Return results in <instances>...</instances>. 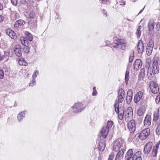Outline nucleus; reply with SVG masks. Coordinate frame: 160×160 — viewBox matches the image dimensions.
<instances>
[{
  "mask_svg": "<svg viewBox=\"0 0 160 160\" xmlns=\"http://www.w3.org/2000/svg\"><path fill=\"white\" fill-rule=\"evenodd\" d=\"M102 3L104 4H108L110 3V0H101Z\"/></svg>",
  "mask_w": 160,
  "mask_h": 160,
  "instance_id": "nucleus-49",
  "label": "nucleus"
},
{
  "mask_svg": "<svg viewBox=\"0 0 160 160\" xmlns=\"http://www.w3.org/2000/svg\"><path fill=\"white\" fill-rule=\"evenodd\" d=\"M156 145H157L158 148H160V141L156 144Z\"/></svg>",
  "mask_w": 160,
  "mask_h": 160,
  "instance_id": "nucleus-58",
  "label": "nucleus"
},
{
  "mask_svg": "<svg viewBox=\"0 0 160 160\" xmlns=\"http://www.w3.org/2000/svg\"><path fill=\"white\" fill-rule=\"evenodd\" d=\"M152 70L154 71L153 72L155 74H158L159 72V67L158 65V62L156 60H153L152 64Z\"/></svg>",
  "mask_w": 160,
  "mask_h": 160,
  "instance_id": "nucleus-15",
  "label": "nucleus"
},
{
  "mask_svg": "<svg viewBox=\"0 0 160 160\" xmlns=\"http://www.w3.org/2000/svg\"><path fill=\"white\" fill-rule=\"evenodd\" d=\"M109 130L106 127H103L101 131V135L104 138H106L108 134Z\"/></svg>",
  "mask_w": 160,
  "mask_h": 160,
  "instance_id": "nucleus-20",
  "label": "nucleus"
},
{
  "mask_svg": "<svg viewBox=\"0 0 160 160\" xmlns=\"http://www.w3.org/2000/svg\"><path fill=\"white\" fill-rule=\"evenodd\" d=\"M7 54H8L7 52H5L4 51L0 52V61L5 58L7 55Z\"/></svg>",
  "mask_w": 160,
  "mask_h": 160,
  "instance_id": "nucleus-38",
  "label": "nucleus"
},
{
  "mask_svg": "<svg viewBox=\"0 0 160 160\" xmlns=\"http://www.w3.org/2000/svg\"><path fill=\"white\" fill-rule=\"evenodd\" d=\"M18 63L21 66H26L28 64L23 59H21L19 60Z\"/></svg>",
  "mask_w": 160,
  "mask_h": 160,
  "instance_id": "nucleus-36",
  "label": "nucleus"
},
{
  "mask_svg": "<svg viewBox=\"0 0 160 160\" xmlns=\"http://www.w3.org/2000/svg\"><path fill=\"white\" fill-rule=\"evenodd\" d=\"M22 48L19 45H17L15 47L14 52L16 56L20 57L22 56Z\"/></svg>",
  "mask_w": 160,
  "mask_h": 160,
  "instance_id": "nucleus-12",
  "label": "nucleus"
},
{
  "mask_svg": "<svg viewBox=\"0 0 160 160\" xmlns=\"http://www.w3.org/2000/svg\"><path fill=\"white\" fill-rule=\"evenodd\" d=\"M149 86L151 92L154 93L156 94L159 91V88L156 82L152 81L150 82Z\"/></svg>",
  "mask_w": 160,
  "mask_h": 160,
  "instance_id": "nucleus-9",
  "label": "nucleus"
},
{
  "mask_svg": "<svg viewBox=\"0 0 160 160\" xmlns=\"http://www.w3.org/2000/svg\"><path fill=\"white\" fill-rule=\"evenodd\" d=\"M29 16L31 18H34L36 17L35 13L33 12H31L29 15Z\"/></svg>",
  "mask_w": 160,
  "mask_h": 160,
  "instance_id": "nucleus-46",
  "label": "nucleus"
},
{
  "mask_svg": "<svg viewBox=\"0 0 160 160\" xmlns=\"http://www.w3.org/2000/svg\"><path fill=\"white\" fill-rule=\"evenodd\" d=\"M11 17L13 20H15L20 18V16L19 14L16 12H12Z\"/></svg>",
  "mask_w": 160,
  "mask_h": 160,
  "instance_id": "nucleus-25",
  "label": "nucleus"
},
{
  "mask_svg": "<svg viewBox=\"0 0 160 160\" xmlns=\"http://www.w3.org/2000/svg\"><path fill=\"white\" fill-rule=\"evenodd\" d=\"M114 107L116 112L118 114L119 119L121 120L123 119L125 111L123 107H119V105L117 104L114 105Z\"/></svg>",
  "mask_w": 160,
  "mask_h": 160,
  "instance_id": "nucleus-4",
  "label": "nucleus"
},
{
  "mask_svg": "<svg viewBox=\"0 0 160 160\" xmlns=\"http://www.w3.org/2000/svg\"><path fill=\"white\" fill-rule=\"evenodd\" d=\"M73 112L77 113L81 112L84 109L83 105L81 102L75 103L72 107Z\"/></svg>",
  "mask_w": 160,
  "mask_h": 160,
  "instance_id": "nucleus-8",
  "label": "nucleus"
},
{
  "mask_svg": "<svg viewBox=\"0 0 160 160\" xmlns=\"http://www.w3.org/2000/svg\"><path fill=\"white\" fill-rule=\"evenodd\" d=\"M35 79L32 78V80L29 84V86L33 87L35 84Z\"/></svg>",
  "mask_w": 160,
  "mask_h": 160,
  "instance_id": "nucleus-44",
  "label": "nucleus"
},
{
  "mask_svg": "<svg viewBox=\"0 0 160 160\" xmlns=\"http://www.w3.org/2000/svg\"><path fill=\"white\" fill-rule=\"evenodd\" d=\"M145 70L144 69H142L138 75L139 79L140 80H142L145 76Z\"/></svg>",
  "mask_w": 160,
  "mask_h": 160,
  "instance_id": "nucleus-30",
  "label": "nucleus"
},
{
  "mask_svg": "<svg viewBox=\"0 0 160 160\" xmlns=\"http://www.w3.org/2000/svg\"><path fill=\"white\" fill-rule=\"evenodd\" d=\"M6 33L12 39H15L17 38L15 33L10 29H8L6 30Z\"/></svg>",
  "mask_w": 160,
  "mask_h": 160,
  "instance_id": "nucleus-19",
  "label": "nucleus"
},
{
  "mask_svg": "<svg viewBox=\"0 0 160 160\" xmlns=\"http://www.w3.org/2000/svg\"><path fill=\"white\" fill-rule=\"evenodd\" d=\"M106 45L108 46L110 44V42L109 41H106Z\"/></svg>",
  "mask_w": 160,
  "mask_h": 160,
  "instance_id": "nucleus-57",
  "label": "nucleus"
},
{
  "mask_svg": "<svg viewBox=\"0 0 160 160\" xmlns=\"http://www.w3.org/2000/svg\"><path fill=\"white\" fill-rule=\"evenodd\" d=\"M124 148H121V150L119 151L117 154L115 160H121L124 155Z\"/></svg>",
  "mask_w": 160,
  "mask_h": 160,
  "instance_id": "nucleus-22",
  "label": "nucleus"
},
{
  "mask_svg": "<svg viewBox=\"0 0 160 160\" xmlns=\"http://www.w3.org/2000/svg\"><path fill=\"white\" fill-rule=\"evenodd\" d=\"M12 4L14 6H16L18 3L17 0H10Z\"/></svg>",
  "mask_w": 160,
  "mask_h": 160,
  "instance_id": "nucleus-48",
  "label": "nucleus"
},
{
  "mask_svg": "<svg viewBox=\"0 0 160 160\" xmlns=\"http://www.w3.org/2000/svg\"><path fill=\"white\" fill-rule=\"evenodd\" d=\"M113 122L112 121H108L107 122V125L106 127L109 130L113 125Z\"/></svg>",
  "mask_w": 160,
  "mask_h": 160,
  "instance_id": "nucleus-39",
  "label": "nucleus"
},
{
  "mask_svg": "<svg viewBox=\"0 0 160 160\" xmlns=\"http://www.w3.org/2000/svg\"><path fill=\"white\" fill-rule=\"evenodd\" d=\"M28 41L26 39L25 40V41H24V42H23L22 45H24L25 46H26V45H28Z\"/></svg>",
  "mask_w": 160,
  "mask_h": 160,
  "instance_id": "nucleus-54",
  "label": "nucleus"
},
{
  "mask_svg": "<svg viewBox=\"0 0 160 160\" xmlns=\"http://www.w3.org/2000/svg\"><path fill=\"white\" fill-rule=\"evenodd\" d=\"M132 91L131 89H129L128 91L126 98V102L127 104H129L132 100Z\"/></svg>",
  "mask_w": 160,
  "mask_h": 160,
  "instance_id": "nucleus-13",
  "label": "nucleus"
},
{
  "mask_svg": "<svg viewBox=\"0 0 160 160\" xmlns=\"http://www.w3.org/2000/svg\"><path fill=\"white\" fill-rule=\"evenodd\" d=\"M102 13H103V15H105L106 17H107L108 15H107V12L104 9H103Z\"/></svg>",
  "mask_w": 160,
  "mask_h": 160,
  "instance_id": "nucleus-53",
  "label": "nucleus"
},
{
  "mask_svg": "<svg viewBox=\"0 0 160 160\" xmlns=\"http://www.w3.org/2000/svg\"><path fill=\"white\" fill-rule=\"evenodd\" d=\"M143 93L142 91H139L135 95L134 100L135 103H137L142 98L143 96Z\"/></svg>",
  "mask_w": 160,
  "mask_h": 160,
  "instance_id": "nucleus-14",
  "label": "nucleus"
},
{
  "mask_svg": "<svg viewBox=\"0 0 160 160\" xmlns=\"http://www.w3.org/2000/svg\"><path fill=\"white\" fill-rule=\"evenodd\" d=\"M159 64L160 65V59L159 61Z\"/></svg>",
  "mask_w": 160,
  "mask_h": 160,
  "instance_id": "nucleus-61",
  "label": "nucleus"
},
{
  "mask_svg": "<svg viewBox=\"0 0 160 160\" xmlns=\"http://www.w3.org/2000/svg\"><path fill=\"white\" fill-rule=\"evenodd\" d=\"M24 52L26 53H28L30 51V48L27 46H25L23 48Z\"/></svg>",
  "mask_w": 160,
  "mask_h": 160,
  "instance_id": "nucleus-42",
  "label": "nucleus"
},
{
  "mask_svg": "<svg viewBox=\"0 0 160 160\" xmlns=\"http://www.w3.org/2000/svg\"><path fill=\"white\" fill-rule=\"evenodd\" d=\"M141 155H137V157H136V158H135V160H142Z\"/></svg>",
  "mask_w": 160,
  "mask_h": 160,
  "instance_id": "nucleus-51",
  "label": "nucleus"
},
{
  "mask_svg": "<svg viewBox=\"0 0 160 160\" xmlns=\"http://www.w3.org/2000/svg\"><path fill=\"white\" fill-rule=\"evenodd\" d=\"M125 92L122 88L119 89L118 91L117 98L114 104H117L119 105V103H122L125 97Z\"/></svg>",
  "mask_w": 160,
  "mask_h": 160,
  "instance_id": "nucleus-5",
  "label": "nucleus"
},
{
  "mask_svg": "<svg viewBox=\"0 0 160 160\" xmlns=\"http://www.w3.org/2000/svg\"><path fill=\"white\" fill-rule=\"evenodd\" d=\"M150 129L147 128L142 130L140 133L138 138L141 140H143L146 139L150 134Z\"/></svg>",
  "mask_w": 160,
  "mask_h": 160,
  "instance_id": "nucleus-7",
  "label": "nucleus"
},
{
  "mask_svg": "<svg viewBox=\"0 0 160 160\" xmlns=\"http://www.w3.org/2000/svg\"><path fill=\"white\" fill-rule=\"evenodd\" d=\"M128 128L131 133L133 132L135 130V124L134 120H131L128 122Z\"/></svg>",
  "mask_w": 160,
  "mask_h": 160,
  "instance_id": "nucleus-11",
  "label": "nucleus"
},
{
  "mask_svg": "<svg viewBox=\"0 0 160 160\" xmlns=\"http://www.w3.org/2000/svg\"><path fill=\"white\" fill-rule=\"evenodd\" d=\"M153 49V47L147 46L146 52L148 55L150 56L151 54Z\"/></svg>",
  "mask_w": 160,
  "mask_h": 160,
  "instance_id": "nucleus-34",
  "label": "nucleus"
},
{
  "mask_svg": "<svg viewBox=\"0 0 160 160\" xmlns=\"http://www.w3.org/2000/svg\"><path fill=\"white\" fill-rule=\"evenodd\" d=\"M154 71L152 70V67H149L148 68L147 71V76L148 78L150 79H152L154 76L155 73H154Z\"/></svg>",
  "mask_w": 160,
  "mask_h": 160,
  "instance_id": "nucleus-18",
  "label": "nucleus"
},
{
  "mask_svg": "<svg viewBox=\"0 0 160 160\" xmlns=\"http://www.w3.org/2000/svg\"><path fill=\"white\" fill-rule=\"evenodd\" d=\"M4 19V17L2 15H0V22H2Z\"/></svg>",
  "mask_w": 160,
  "mask_h": 160,
  "instance_id": "nucleus-55",
  "label": "nucleus"
},
{
  "mask_svg": "<svg viewBox=\"0 0 160 160\" xmlns=\"http://www.w3.org/2000/svg\"><path fill=\"white\" fill-rule=\"evenodd\" d=\"M152 142H149L144 145L143 152L145 154H148L150 152L152 148Z\"/></svg>",
  "mask_w": 160,
  "mask_h": 160,
  "instance_id": "nucleus-10",
  "label": "nucleus"
},
{
  "mask_svg": "<svg viewBox=\"0 0 160 160\" xmlns=\"http://www.w3.org/2000/svg\"><path fill=\"white\" fill-rule=\"evenodd\" d=\"M3 8V6L0 3V10H2Z\"/></svg>",
  "mask_w": 160,
  "mask_h": 160,
  "instance_id": "nucleus-59",
  "label": "nucleus"
},
{
  "mask_svg": "<svg viewBox=\"0 0 160 160\" xmlns=\"http://www.w3.org/2000/svg\"><path fill=\"white\" fill-rule=\"evenodd\" d=\"M26 112V111H24L23 112H21L18 115L17 118L19 122H20L23 119L25 116V113Z\"/></svg>",
  "mask_w": 160,
  "mask_h": 160,
  "instance_id": "nucleus-24",
  "label": "nucleus"
},
{
  "mask_svg": "<svg viewBox=\"0 0 160 160\" xmlns=\"http://www.w3.org/2000/svg\"><path fill=\"white\" fill-rule=\"evenodd\" d=\"M125 4L126 2H121L120 5L121 6L125 5Z\"/></svg>",
  "mask_w": 160,
  "mask_h": 160,
  "instance_id": "nucleus-56",
  "label": "nucleus"
},
{
  "mask_svg": "<svg viewBox=\"0 0 160 160\" xmlns=\"http://www.w3.org/2000/svg\"><path fill=\"white\" fill-rule=\"evenodd\" d=\"M26 39L25 37H22L20 38V41H21V42L22 44L23 42L24 41H25V40Z\"/></svg>",
  "mask_w": 160,
  "mask_h": 160,
  "instance_id": "nucleus-52",
  "label": "nucleus"
},
{
  "mask_svg": "<svg viewBox=\"0 0 160 160\" xmlns=\"http://www.w3.org/2000/svg\"><path fill=\"white\" fill-rule=\"evenodd\" d=\"M93 91L92 94L93 96H96L98 94V92L96 89V87H94L93 88Z\"/></svg>",
  "mask_w": 160,
  "mask_h": 160,
  "instance_id": "nucleus-45",
  "label": "nucleus"
},
{
  "mask_svg": "<svg viewBox=\"0 0 160 160\" xmlns=\"http://www.w3.org/2000/svg\"><path fill=\"white\" fill-rule=\"evenodd\" d=\"M105 146V140H103L100 142L99 144L98 147L99 150L100 151H102L104 149Z\"/></svg>",
  "mask_w": 160,
  "mask_h": 160,
  "instance_id": "nucleus-29",
  "label": "nucleus"
},
{
  "mask_svg": "<svg viewBox=\"0 0 160 160\" xmlns=\"http://www.w3.org/2000/svg\"><path fill=\"white\" fill-rule=\"evenodd\" d=\"M114 157V155L112 153L109 156L108 160H112Z\"/></svg>",
  "mask_w": 160,
  "mask_h": 160,
  "instance_id": "nucleus-50",
  "label": "nucleus"
},
{
  "mask_svg": "<svg viewBox=\"0 0 160 160\" xmlns=\"http://www.w3.org/2000/svg\"><path fill=\"white\" fill-rule=\"evenodd\" d=\"M153 46H154L153 41L152 39H151L148 42V43L147 46V47L150 46V47H152L153 48Z\"/></svg>",
  "mask_w": 160,
  "mask_h": 160,
  "instance_id": "nucleus-40",
  "label": "nucleus"
},
{
  "mask_svg": "<svg viewBox=\"0 0 160 160\" xmlns=\"http://www.w3.org/2000/svg\"><path fill=\"white\" fill-rule=\"evenodd\" d=\"M151 118L150 115H147L144 121V124L146 127H149L151 124Z\"/></svg>",
  "mask_w": 160,
  "mask_h": 160,
  "instance_id": "nucleus-16",
  "label": "nucleus"
},
{
  "mask_svg": "<svg viewBox=\"0 0 160 160\" xmlns=\"http://www.w3.org/2000/svg\"><path fill=\"white\" fill-rule=\"evenodd\" d=\"M143 44L142 41H139L137 45L138 51L139 53L142 54L143 51Z\"/></svg>",
  "mask_w": 160,
  "mask_h": 160,
  "instance_id": "nucleus-21",
  "label": "nucleus"
},
{
  "mask_svg": "<svg viewBox=\"0 0 160 160\" xmlns=\"http://www.w3.org/2000/svg\"><path fill=\"white\" fill-rule=\"evenodd\" d=\"M154 23L153 20H149L148 23V30L150 31H152L154 28Z\"/></svg>",
  "mask_w": 160,
  "mask_h": 160,
  "instance_id": "nucleus-28",
  "label": "nucleus"
},
{
  "mask_svg": "<svg viewBox=\"0 0 160 160\" xmlns=\"http://www.w3.org/2000/svg\"><path fill=\"white\" fill-rule=\"evenodd\" d=\"M128 21H132L130 20H129V19H128Z\"/></svg>",
  "mask_w": 160,
  "mask_h": 160,
  "instance_id": "nucleus-62",
  "label": "nucleus"
},
{
  "mask_svg": "<svg viewBox=\"0 0 160 160\" xmlns=\"http://www.w3.org/2000/svg\"><path fill=\"white\" fill-rule=\"evenodd\" d=\"M134 52H133L130 55L129 58V62H132L133 59Z\"/></svg>",
  "mask_w": 160,
  "mask_h": 160,
  "instance_id": "nucleus-43",
  "label": "nucleus"
},
{
  "mask_svg": "<svg viewBox=\"0 0 160 160\" xmlns=\"http://www.w3.org/2000/svg\"><path fill=\"white\" fill-rule=\"evenodd\" d=\"M25 24V21L22 19L17 20L14 24V27L16 28H18L20 26L23 25Z\"/></svg>",
  "mask_w": 160,
  "mask_h": 160,
  "instance_id": "nucleus-23",
  "label": "nucleus"
},
{
  "mask_svg": "<svg viewBox=\"0 0 160 160\" xmlns=\"http://www.w3.org/2000/svg\"><path fill=\"white\" fill-rule=\"evenodd\" d=\"M145 112V110L143 107H140L137 111V114L139 116H142Z\"/></svg>",
  "mask_w": 160,
  "mask_h": 160,
  "instance_id": "nucleus-32",
  "label": "nucleus"
},
{
  "mask_svg": "<svg viewBox=\"0 0 160 160\" xmlns=\"http://www.w3.org/2000/svg\"><path fill=\"white\" fill-rule=\"evenodd\" d=\"M142 65V62L140 59H137L135 61L133 66L135 70L139 69L141 67Z\"/></svg>",
  "mask_w": 160,
  "mask_h": 160,
  "instance_id": "nucleus-17",
  "label": "nucleus"
},
{
  "mask_svg": "<svg viewBox=\"0 0 160 160\" xmlns=\"http://www.w3.org/2000/svg\"><path fill=\"white\" fill-rule=\"evenodd\" d=\"M159 113V110L158 109H156L155 111L153 113V120L154 121H158L159 118L158 114Z\"/></svg>",
  "mask_w": 160,
  "mask_h": 160,
  "instance_id": "nucleus-27",
  "label": "nucleus"
},
{
  "mask_svg": "<svg viewBox=\"0 0 160 160\" xmlns=\"http://www.w3.org/2000/svg\"><path fill=\"white\" fill-rule=\"evenodd\" d=\"M4 76V73L2 70L0 69V79L3 78Z\"/></svg>",
  "mask_w": 160,
  "mask_h": 160,
  "instance_id": "nucleus-47",
  "label": "nucleus"
},
{
  "mask_svg": "<svg viewBox=\"0 0 160 160\" xmlns=\"http://www.w3.org/2000/svg\"><path fill=\"white\" fill-rule=\"evenodd\" d=\"M39 74V71L38 70H35L32 75V78H35Z\"/></svg>",
  "mask_w": 160,
  "mask_h": 160,
  "instance_id": "nucleus-41",
  "label": "nucleus"
},
{
  "mask_svg": "<svg viewBox=\"0 0 160 160\" xmlns=\"http://www.w3.org/2000/svg\"><path fill=\"white\" fill-rule=\"evenodd\" d=\"M133 116V111L131 107H128L125 111L124 118L127 122L132 120Z\"/></svg>",
  "mask_w": 160,
  "mask_h": 160,
  "instance_id": "nucleus-6",
  "label": "nucleus"
},
{
  "mask_svg": "<svg viewBox=\"0 0 160 160\" xmlns=\"http://www.w3.org/2000/svg\"><path fill=\"white\" fill-rule=\"evenodd\" d=\"M141 152L138 151L136 152L133 153L132 149H129L127 152L125 158L126 160H134V159L137 157V155H141Z\"/></svg>",
  "mask_w": 160,
  "mask_h": 160,
  "instance_id": "nucleus-3",
  "label": "nucleus"
},
{
  "mask_svg": "<svg viewBox=\"0 0 160 160\" xmlns=\"http://www.w3.org/2000/svg\"><path fill=\"white\" fill-rule=\"evenodd\" d=\"M142 28V27L141 26H139L137 29V32H136V34L137 35V37L138 38L140 37L141 33V29Z\"/></svg>",
  "mask_w": 160,
  "mask_h": 160,
  "instance_id": "nucleus-37",
  "label": "nucleus"
},
{
  "mask_svg": "<svg viewBox=\"0 0 160 160\" xmlns=\"http://www.w3.org/2000/svg\"><path fill=\"white\" fill-rule=\"evenodd\" d=\"M129 70H127L126 71V73L125 75V80L126 83L127 85L128 84V80L129 78Z\"/></svg>",
  "mask_w": 160,
  "mask_h": 160,
  "instance_id": "nucleus-33",
  "label": "nucleus"
},
{
  "mask_svg": "<svg viewBox=\"0 0 160 160\" xmlns=\"http://www.w3.org/2000/svg\"><path fill=\"white\" fill-rule=\"evenodd\" d=\"M125 142L121 138L115 140L113 143V149L115 151H117L120 148L122 147L123 148L125 147Z\"/></svg>",
  "mask_w": 160,
  "mask_h": 160,
  "instance_id": "nucleus-2",
  "label": "nucleus"
},
{
  "mask_svg": "<svg viewBox=\"0 0 160 160\" xmlns=\"http://www.w3.org/2000/svg\"><path fill=\"white\" fill-rule=\"evenodd\" d=\"M24 33L27 38V39L30 42L32 41L33 37L32 34L28 31H25Z\"/></svg>",
  "mask_w": 160,
  "mask_h": 160,
  "instance_id": "nucleus-26",
  "label": "nucleus"
},
{
  "mask_svg": "<svg viewBox=\"0 0 160 160\" xmlns=\"http://www.w3.org/2000/svg\"><path fill=\"white\" fill-rule=\"evenodd\" d=\"M157 127L156 129V132L158 135H160V121L157 122Z\"/></svg>",
  "mask_w": 160,
  "mask_h": 160,
  "instance_id": "nucleus-35",
  "label": "nucleus"
},
{
  "mask_svg": "<svg viewBox=\"0 0 160 160\" xmlns=\"http://www.w3.org/2000/svg\"><path fill=\"white\" fill-rule=\"evenodd\" d=\"M112 46L114 48H119L125 50L127 45V42L125 39H119L117 37L113 38V42L111 44Z\"/></svg>",
  "mask_w": 160,
  "mask_h": 160,
  "instance_id": "nucleus-1",
  "label": "nucleus"
},
{
  "mask_svg": "<svg viewBox=\"0 0 160 160\" xmlns=\"http://www.w3.org/2000/svg\"><path fill=\"white\" fill-rule=\"evenodd\" d=\"M158 148V147L156 144L153 146L152 152V154L153 157L156 156Z\"/></svg>",
  "mask_w": 160,
  "mask_h": 160,
  "instance_id": "nucleus-31",
  "label": "nucleus"
},
{
  "mask_svg": "<svg viewBox=\"0 0 160 160\" xmlns=\"http://www.w3.org/2000/svg\"><path fill=\"white\" fill-rule=\"evenodd\" d=\"M144 9V8H143V9H142V10H140V11L139 12L138 14H139L141 13L142 12V11H143Z\"/></svg>",
  "mask_w": 160,
  "mask_h": 160,
  "instance_id": "nucleus-60",
  "label": "nucleus"
}]
</instances>
